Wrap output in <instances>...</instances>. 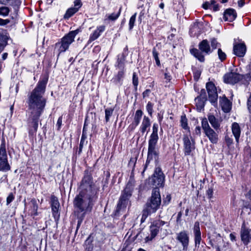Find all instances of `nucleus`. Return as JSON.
I'll return each mask as SVG.
<instances>
[{
    "mask_svg": "<svg viewBox=\"0 0 251 251\" xmlns=\"http://www.w3.org/2000/svg\"><path fill=\"white\" fill-rule=\"evenodd\" d=\"M48 78H44L31 92L28 98V106L30 115V126L34 131L38 128V120L46 105V100L43 97L46 89Z\"/></svg>",
    "mask_w": 251,
    "mask_h": 251,
    "instance_id": "f257e3e1",
    "label": "nucleus"
},
{
    "mask_svg": "<svg viewBox=\"0 0 251 251\" xmlns=\"http://www.w3.org/2000/svg\"><path fill=\"white\" fill-rule=\"evenodd\" d=\"M95 200L79 194L74 200L75 213L79 219L77 225L79 226L85 215L91 211Z\"/></svg>",
    "mask_w": 251,
    "mask_h": 251,
    "instance_id": "f03ea898",
    "label": "nucleus"
},
{
    "mask_svg": "<svg viewBox=\"0 0 251 251\" xmlns=\"http://www.w3.org/2000/svg\"><path fill=\"white\" fill-rule=\"evenodd\" d=\"M79 193L94 200L96 198L97 189L92 180V177L88 173L85 174L80 187Z\"/></svg>",
    "mask_w": 251,
    "mask_h": 251,
    "instance_id": "7ed1b4c3",
    "label": "nucleus"
},
{
    "mask_svg": "<svg viewBox=\"0 0 251 251\" xmlns=\"http://www.w3.org/2000/svg\"><path fill=\"white\" fill-rule=\"evenodd\" d=\"M78 29L70 31L63 37L60 42L56 43L54 50L58 53V54L66 51L74 41V38L78 34Z\"/></svg>",
    "mask_w": 251,
    "mask_h": 251,
    "instance_id": "20e7f679",
    "label": "nucleus"
},
{
    "mask_svg": "<svg viewBox=\"0 0 251 251\" xmlns=\"http://www.w3.org/2000/svg\"><path fill=\"white\" fill-rule=\"evenodd\" d=\"M158 125L154 124L152 127V133L151 135L150 139L149 141L148 155L147 161H150L151 159L153 158L154 156L155 158L157 155L155 150L156 144L158 139L157 134Z\"/></svg>",
    "mask_w": 251,
    "mask_h": 251,
    "instance_id": "39448f33",
    "label": "nucleus"
},
{
    "mask_svg": "<svg viewBox=\"0 0 251 251\" xmlns=\"http://www.w3.org/2000/svg\"><path fill=\"white\" fill-rule=\"evenodd\" d=\"M161 202V196L158 188H155L152 191L151 196L146 205L152 210V211H156L159 208Z\"/></svg>",
    "mask_w": 251,
    "mask_h": 251,
    "instance_id": "423d86ee",
    "label": "nucleus"
},
{
    "mask_svg": "<svg viewBox=\"0 0 251 251\" xmlns=\"http://www.w3.org/2000/svg\"><path fill=\"white\" fill-rule=\"evenodd\" d=\"M134 183L135 180L134 178L130 176L126 186L124 190V193L121 197L120 201L118 206L119 207H121L122 205H125L126 200L131 196Z\"/></svg>",
    "mask_w": 251,
    "mask_h": 251,
    "instance_id": "0eeeda50",
    "label": "nucleus"
},
{
    "mask_svg": "<svg viewBox=\"0 0 251 251\" xmlns=\"http://www.w3.org/2000/svg\"><path fill=\"white\" fill-rule=\"evenodd\" d=\"M10 169V166L7 160L5 144L3 142L0 147V171L6 172Z\"/></svg>",
    "mask_w": 251,
    "mask_h": 251,
    "instance_id": "6e6552de",
    "label": "nucleus"
},
{
    "mask_svg": "<svg viewBox=\"0 0 251 251\" xmlns=\"http://www.w3.org/2000/svg\"><path fill=\"white\" fill-rule=\"evenodd\" d=\"M201 125L205 135L211 142L212 143H216L218 140V134L210 127L207 120H202Z\"/></svg>",
    "mask_w": 251,
    "mask_h": 251,
    "instance_id": "1a4fd4ad",
    "label": "nucleus"
},
{
    "mask_svg": "<svg viewBox=\"0 0 251 251\" xmlns=\"http://www.w3.org/2000/svg\"><path fill=\"white\" fill-rule=\"evenodd\" d=\"M164 180V176L160 168H156L154 174L151 178V182L155 187H161L162 186Z\"/></svg>",
    "mask_w": 251,
    "mask_h": 251,
    "instance_id": "9d476101",
    "label": "nucleus"
},
{
    "mask_svg": "<svg viewBox=\"0 0 251 251\" xmlns=\"http://www.w3.org/2000/svg\"><path fill=\"white\" fill-rule=\"evenodd\" d=\"M242 78V77L240 74L232 72L226 74L224 76L225 82L232 84L238 82Z\"/></svg>",
    "mask_w": 251,
    "mask_h": 251,
    "instance_id": "9b49d317",
    "label": "nucleus"
},
{
    "mask_svg": "<svg viewBox=\"0 0 251 251\" xmlns=\"http://www.w3.org/2000/svg\"><path fill=\"white\" fill-rule=\"evenodd\" d=\"M184 144V153L186 155L191 154V152L195 149V141L190 139L187 135H185L183 138Z\"/></svg>",
    "mask_w": 251,
    "mask_h": 251,
    "instance_id": "f8f14e48",
    "label": "nucleus"
},
{
    "mask_svg": "<svg viewBox=\"0 0 251 251\" xmlns=\"http://www.w3.org/2000/svg\"><path fill=\"white\" fill-rule=\"evenodd\" d=\"M206 89L209 100L211 102H215L218 99V94L214 84L211 82L207 83L206 84Z\"/></svg>",
    "mask_w": 251,
    "mask_h": 251,
    "instance_id": "ddd939ff",
    "label": "nucleus"
},
{
    "mask_svg": "<svg viewBox=\"0 0 251 251\" xmlns=\"http://www.w3.org/2000/svg\"><path fill=\"white\" fill-rule=\"evenodd\" d=\"M176 239L182 244L183 250L187 248L189 244V237L185 231H181L177 234Z\"/></svg>",
    "mask_w": 251,
    "mask_h": 251,
    "instance_id": "4468645a",
    "label": "nucleus"
},
{
    "mask_svg": "<svg viewBox=\"0 0 251 251\" xmlns=\"http://www.w3.org/2000/svg\"><path fill=\"white\" fill-rule=\"evenodd\" d=\"M74 7H72L68 9L64 15L65 18L68 19L75 13L82 6V3L80 0H75L74 1Z\"/></svg>",
    "mask_w": 251,
    "mask_h": 251,
    "instance_id": "2eb2a0df",
    "label": "nucleus"
},
{
    "mask_svg": "<svg viewBox=\"0 0 251 251\" xmlns=\"http://www.w3.org/2000/svg\"><path fill=\"white\" fill-rule=\"evenodd\" d=\"M194 232L195 236V242L196 247H199L201 241V232L200 228V225L199 222L195 223L194 227Z\"/></svg>",
    "mask_w": 251,
    "mask_h": 251,
    "instance_id": "dca6fc26",
    "label": "nucleus"
},
{
    "mask_svg": "<svg viewBox=\"0 0 251 251\" xmlns=\"http://www.w3.org/2000/svg\"><path fill=\"white\" fill-rule=\"evenodd\" d=\"M233 51L235 55L239 57H242L244 56L246 53V46L243 43L237 44L234 45L233 48Z\"/></svg>",
    "mask_w": 251,
    "mask_h": 251,
    "instance_id": "f3484780",
    "label": "nucleus"
},
{
    "mask_svg": "<svg viewBox=\"0 0 251 251\" xmlns=\"http://www.w3.org/2000/svg\"><path fill=\"white\" fill-rule=\"evenodd\" d=\"M51 205L53 215L55 217L58 212V209L60 206L59 202L57 198L54 196L52 195L51 197Z\"/></svg>",
    "mask_w": 251,
    "mask_h": 251,
    "instance_id": "a211bd4d",
    "label": "nucleus"
},
{
    "mask_svg": "<svg viewBox=\"0 0 251 251\" xmlns=\"http://www.w3.org/2000/svg\"><path fill=\"white\" fill-rule=\"evenodd\" d=\"M236 17V13L232 9H227L224 13V19L226 21L232 22Z\"/></svg>",
    "mask_w": 251,
    "mask_h": 251,
    "instance_id": "6ab92c4d",
    "label": "nucleus"
},
{
    "mask_svg": "<svg viewBox=\"0 0 251 251\" xmlns=\"http://www.w3.org/2000/svg\"><path fill=\"white\" fill-rule=\"evenodd\" d=\"M199 47L200 50L206 54H209L212 51L207 40H203L200 43Z\"/></svg>",
    "mask_w": 251,
    "mask_h": 251,
    "instance_id": "aec40b11",
    "label": "nucleus"
},
{
    "mask_svg": "<svg viewBox=\"0 0 251 251\" xmlns=\"http://www.w3.org/2000/svg\"><path fill=\"white\" fill-rule=\"evenodd\" d=\"M232 132L236 139L237 143L239 142V139L241 133V128L239 124L236 122H234L232 125Z\"/></svg>",
    "mask_w": 251,
    "mask_h": 251,
    "instance_id": "412c9836",
    "label": "nucleus"
},
{
    "mask_svg": "<svg viewBox=\"0 0 251 251\" xmlns=\"http://www.w3.org/2000/svg\"><path fill=\"white\" fill-rule=\"evenodd\" d=\"M104 25H100L99 26L90 36L89 41H93L97 39L99 37L100 33L102 32L104 30Z\"/></svg>",
    "mask_w": 251,
    "mask_h": 251,
    "instance_id": "4be33fe9",
    "label": "nucleus"
},
{
    "mask_svg": "<svg viewBox=\"0 0 251 251\" xmlns=\"http://www.w3.org/2000/svg\"><path fill=\"white\" fill-rule=\"evenodd\" d=\"M150 231L151 235V236H148L146 237L147 241L151 240L157 235L159 231V228L157 227V225H155L153 224L151 226Z\"/></svg>",
    "mask_w": 251,
    "mask_h": 251,
    "instance_id": "5701e85b",
    "label": "nucleus"
},
{
    "mask_svg": "<svg viewBox=\"0 0 251 251\" xmlns=\"http://www.w3.org/2000/svg\"><path fill=\"white\" fill-rule=\"evenodd\" d=\"M241 239L245 244H247L250 239V235L248 229L242 228L241 230Z\"/></svg>",
    "mask_w": 251,
    "mask_h": 251,
    "instance_id": "b1692460",
    "label": "nucleus"
},
{
    "mask_svg": "<svg viewBox=\"0 0 251 251\" xmlns=\"http://www.w3.org/2000/svg\"><path fill=\"white\" fill-rule=\"evenodd\" d=\"M221 105L224 112H228L230 111L231 109L230 103L226 98H224L222 100Z\"/></svg>",
    "mask_w": 251,
    "mask_h": 251,
    "instance_id": "393cba45",
    "label": "nucleus"
},
{
    "mask_svg": "<svg viewBox=\"0 0 251 251\" xmlns=\"http://www.w3.org/2000/svg\"><path fill=\"white\" fill-rule=\"evenodd\" d=\"M155 212V211H152V210L146 205V207L142 211V216L141 220V223H143L149 215Z\"/></svg>",
    "mask_w": 251,
    "mask_h": 251,
    "instance_id": "a878e982",
    "label": "nucleus"
},
{
    "mask_svg": "<svg viewBox=\"0 0 251 251\" xmlns=\"http://www.w3.org/2000/svg\"><path fill=\"white\" fill-rule=\"evenodd\" d=\"M150 126V119L148 117L144 116L141 126V131L144 133L147 130V128Z\"/></svg>",
    "mask_w": 251,
    "mask_h": 251,
    "instance_id": "bb28decb",
    "label": "nucleus"
},
{
    "mask_svg": "<svg viewBox=\"0 0 251 251\" xmlns=\"http://www.w3.org/2000/svg\"><path fill=\"white\" fill-rule=\"evenodd\" d=\"M191 53L194 55V56L196 57L201 62H203L204 60V56L201 54L198 49H193L191 50Z\"/></svg>",
    "mask_w": 251,
    "mask_h": 251,
    "instance_id": "cd10ccee",
    "label": "nucleus"
},
{
    "mask_svg": "<svg viewBox=\"0 0 251 251\" xmlns=\"http://www.w3.org/2000/svg\"><path fill=\"white\" fill-rule=\"evenodd\" d=\"M142 114L143 113L141 110H138L136 111L134 116V122L133 123V125H134V126H133L132 128L136 126L139 124L140 121L141 119V117L142 116Z\"/></svg>",
    "mask_w": 251,
    "mask_h": 251,
    "instance_id": "c85d7f7f",
    "label": "nucleus"
},
{
    "mask_svg": "<svg viewBox=\"0 0 251 251\" xmlns=\"http://www.w3.org/2000/svg\"><path fill=\"white\" fill-rule=\"evenodd\" d=\"M208 120L212 126L217 130L220 126V124L213 115L208 116Z\"/></svg>",
    "mask_w": 251,
    "mask_h": 251,
    "instance_id": "c756f323",
    "label": "nucleus"
},
{
    "mask_svg": "<svg viewBox=\"0 0 251 251\" xmlns=\"http://www.w3.org/2000/svg\"><path fill=\"white\" fill-rule=\"evenodd\" d=\"M205 100H206L201 98L200 97H197L195 99L197 108L200 110H201L204 106V101Z\"/></svg>",
    "mask_w": 251,
    "mask_h": 251,
    "instance_id": "7c9ffc66",
    "label": "nucleus"
},
{
    "mask_svg": "<svg viewBox=\"0 0 251 251\" xmlns=\"http://www.w3.org/2000/svg\"><path fill=\"white\" fill-rule=\"evenodd\" d=\"M121 11V8H120L119 11L117 13H113L111 14H109L108 15H106L107 19H106L105 20L107 19L110 20V21L116 20L117 19H118V18L120 15Z\"/></svg>",
    "mask_w": 251,
    "mask_h": 251,
    "instance_id": "2f4dec72",
    "label": "nucleus"
},
{
    "mask_svg": "<svg viewBox=\"0 0 251 251\" xmlns=\"http://www.w3.org/2000/svg\"><path fill=\"white\" fill-rule=\"evenodd\" d=\"M6 36L0 34V52L3 50L7 43Z\"/></svg>",
    "mask_w": 251,
    "mask_h": 251,
    "instance_id": "473e14b6",
    "label": "nucleus"
},
{
    "mask_svg": "<svg viewBox=\"0 0 251 251\" xmlns=\"http://www.w3.org/2000/svg\"><path fill=\"white\" fill-rule=\"evenodd\" d=\"M30 205H31V209L32 210V212H33L34 215H37V210H38V204H37V201H36V200L35 199H32L30 201Z\"/></svg>",
    "mask_w": 251,
    "mask_h": 251,
    "instance_id": "72a5a7b5",
    "label": "nucleus"
},
{
    "mask_svg": "<svg viewBox=\"0 0 251 251\" xmlns=\"http://www.w3.org/2000/svg\"><path fill=\"white\" fill-rule=\"evenodd\" d=\"M214 3L215 1L214 0L211 1L210 3L208 2H206L203 4L202 7L205 9L213 8L215 11H217L218 10V7L217 6L214 5Z\"/></svg>",
    "mask_w": 251,
    "mask_h": 251,
    "instance_id": "f704fd0d",
    "label": "nucleus"
},
{
    "mask_svg": "<svg viewBox=\"0 0 251 251\" xmlns=\"http://www.w3.org/2000/svg\"><path fill=\"white\" fill-rule=\"evenodd\" d=\"M113 112V109H112V108H108V109H106L105 110V120H106V122H108L109 121V118L112 115Z\"/></svg>",
    "mask_w": 251,
    "mask_h": 251,
    "instance_id": "c9c22d12",
    "label": "nucleus"
},
{
    "mask_svg": "<svg viewBox=\"0 0 251 251\" xmlns=\"http://www.w3.org/2000/svg\"><path fill=\"white\" fill-rule=\"evenodd\" d=\"M181 123L182 127L184 129L188 128L187 126V120L185 116H182L181 117Z\"/></svg>",
    "mask_w": 251,
    "mask_h": 251,
    "instance_id": "e433bc0d",
    "label": "nucleus"
},
{
    "mask_svg": "<svg viewBox=\"0 0 251 251\" xmlns=\"http://www.w3.org/2000/svg\"><path fill=\"white\" fill-rule=\"evenodd\" d=\"M9 12V9L7 7H2L0 8V14L5 16H7Z\"/></svg>",
    "mask_w": 251,
    "mask_h": 251,
    "instance_id": "4c0bfd02",
    "label": "nucleus"
},
{
    "mask_svg": "<svg viewBox=\"0 0 251 251\" xmlns=\"http://www.w3.org/2000/svg\"><path fill=\"white\" fill-rule=\"evenodd\" d=\"M136 17V13H135L133 16H131V17L130 19L129 22V29H131L134 25V23L135 21V19Z\"/></svg>",
    "mask_w": 251,
    "mask_h": 251,
    "instance_id": "58836bf2",
    "label": "nucleus"
},
{
    "mask_svg": "<svg viewBox=\"0 0 251 251\" xmlns=\"http://www.w3.org/2000/svg\"><path fill=\"white\" fill-rule=\"evenodd\" d=\"M152 54L155 60L156 63L158 66H159L160 65V61L158 56V53L156 51V50L154 48L152 50Z\"/></svg>",
    "mask_w": 251,
    "mask_h": 251,
    "instance_id": "ea45409f",
    "label": "nucleus"
},
{
    "mask_svg": "<svg viewBox=\"0 0 251 251\" xmlns=\"http://www.w3.org/2000/svg\"><path fill=\"white\" fill-rule=\"evenodd\" d=\"M218 54L219 58L221 61H223L226 58V54L225 52H223L221 49H218Z\"/></svg>",
    "mask_w": 251,
    "mask_h": 251,
    "instance_id": "a19ab883",
    "label": "nucleus"
},
{
    "mask_svg": "<svg viewBox=\"0 0 251 251\" xmlns=\"http://www.w3.org/2000/svg\"><path fill=\"white\" fill-rule=\"evenodd\" d=\"M132 82L133 84L135 87V88L137 89V87L138 84V79L135 73H134L133 74Z\"/></svg>",
    "mask_w": 251,
    "mask_h": 251,
    "instance_id": "79ce46f5",
    "label": "nucleus"
},
{
    "mask_svg": "<svg viewBox=\"0 0 251 251\" xmlns=\"http://www.w3.org/2000/svg\"><path fill=\"white\" fill-rule=\"evenodd\" d=\"M153 104L151 102H149L147 105V110L149 114L151 116L153 110H152Z\"/></svg>",
    "mask_w": 251,
    "mask_h": 251,
    "instance_id": "37998d69",
    "label": "nucleus"
},
{
    "mask_svg": "<svg viewBox=\"0 0 251 251\" xmlns=\"http://www.w3.org/2000/svg\"><path fill=\"white\" fill-rule=\"evenodd\" d=\"M218 45V43L217 42V40L213 38V39H211V46L212 49H216Z\"/></svg>",
    "mask_w": 251,
    "mask_h": 251,
    "instance_id": "c03bdc74",
    "label": "nucleus"
},
{
    "mask_svg": "<svg viewBox=\"0 0 251 251\" xmlns=\"http://www.w3.org/2000/svg\"><path fill=\"white\" fill-rule=\"evenodd\" d=\"M14 199V196L12 193H10L6 200L7 205L9 204Z\"/></svg>",
    "mask_w": 251,
    "mask_h": 251,
    "instance_id": "a18cd8bd",
    "label": "nucleus"
},
{
    "mask_svg": "<svg viewBox=\"0 0 251 251\" xmlns=\"http://www.w3.org/2000/svg\"><path fill=\"white\" fill-rule=\"evenodd\" d=\"M123 76H124V72L123 71L119 72L116 76V79H117L118 81H120V80L123 77Z\"/></svg>",
    "mask_w": 251,
    "mask_h": 251,
    "instance_id": "49530a36",
    "label": "nucleus"
},
{
    "mask_svg": "<svg viewBox=\"0 0 251 251\" xmlns=\"http://www.w3.org/2000/svg\"><path fill=\"white\" fill-rule=\"evenodd\" d=\"M10 22V21L8 19L3 20L0 18V25H7Z\"/></svg>",
    "mask_w": 251,
    "mask_h": 251,
    "instance_id": "de8ad7c7",
    "label": "nucleus"
},
{
    "mask_svg": "<svg viewBox=\"0 0 251 251\" xmlns=\"http://www.w3.org/2000/svg\"><path fill=\"white\" fill-rule=\"evenodd\" d=\"M206 195L209 199H211L213 195V190L211 188H209L206 191Z\"/></svg>",
    "mask_w": 251,
    "mask_h": 251,
    "instance_id": "09e8293b",
    "label": "nucleus"
},
{
    "mask_svg": "<svg viewBox=\"0 0 251 251\" xmlns=\"http://www.w3.org/2000/svg\"><path fill=\"white\" fill-rule=\"evenodd\" d=\"M226 141L227 145L229 146L232 144L233 140L231 138L226 136Z\"/></svg>",
    "mask_w": 251,
    "mask_h": 251,
    "instance_id": "8fccbe9b",
    "label": "nucleus"
},
{
    "mask_svg": "<svg viewBox=\"0 0 251 251\" xmlns=\"http://www.w3.org/2000/svg\"><path fill=\"white\" fill-rule=\"evenodd\" d=\"M155 225H157V227L159 228V227L160 226H162L165 224V222L162 221H156L155 224H154Z\"/></svg>",
    "mask_w": 251,
    "mask_h": 251,
    "instance_id": "3c124183",
    "label": "nucleus"
},
{
    "mask_svg": "<svg viewBox=\"0 0 251 251\" xmlns=\"http://www.w3.org/2000/svg\"><path fill=\"white\" fill-rule=\"evenodd\" d=\"M182 212L180 211L178 213L177 219H176V222L177 224H180L181 222V217L182 216Z\"/></svg>",
    "mask_w": 251,
    "mask_h": 251,
    "instance_id": "603ef678",
    "label": "nucleus"
},
{
    "mask_svg": "<svg viewBox=\"0 0 251 251\" xmlns=\"http://www.w3.org/2000/svg\"><path fill=\"white\" fill-rule=\"evenodd\" d=\"M201 98H202L204 100H206V97H205V92L204 90H202L201 91L200 97Z\"/></svg>",
    "mask_w": 251,
    "mask_h": 251,
    "instance_id": "864d4df0",
    "label": "nucleus"
},
{
    "mask_svg": "<svg viewBox=\"0 0 251 251\" xmlns=\"http://www.w3.org/2000/svg\"><path fill=\"white\" fill-rule=\"evenodd\" d=\"M62 122V118L61 117H59L57 122V126H58V129L60 127Z\"/></svg>",
    "mask_w": 251,
    "mask_h": 251,
    "instance_id": "5fc2aeb1",
    "label": "nucleus"
},
{
    "mask_svg": "<svg viewBox=\"0 0 251 251\" xmlns=\"http://www.w3.org/2000/svg\"><path fill=\"white\" fill-rule=\"evenodd\" d=\"M150 92H151V91L149 89H147L146 91H145L143 93V98L148 97L149 96V94L150 93Z\"/></svg>",
    "mask_w": 251,
    "mask_h": 251,
    "instance_id": "6e6d98bb",
    "label": "nucleus"
},
{
    "mask_svg": "<svg viewBox=\"0 0 251 251\" xmlns=\"http://www.w3.org/2000/svg\"><path fill=\"white\" fill-rule=\"evenodd\" d=\"M195 133L197 135H200L201 133V127L199 126H198L195 128Z\"/></svg>",
    "mask_w": 251,
    "mask_h": 251,
    "instance_id": "4d7b16f0",
    "label": "nucleus"
},
{
    "mask_svg": "<svg viewBox=\"0 0 251 251\" xmlns=\"http://www.w3.org/2000/svg\"><path fill=\"white\" fill-rule=\"evenodd\" d=\"M165 75V78L166 79L167 81H170V80L171 79V76L170 75H169L168 73H165L164 74Z\"/></svg>",
    "mask_w": 251,
    "mask_h": 251,
    "instance_id": "13d9d810",
    "label": "nucleus"
},
{
    "mask_svg": "<svg viewBox=\"0 0 251 251\" xmlns=\"http://www.w3.org/2000/svg\"><path fill=\"white\" fill-rule=\"evenodd\" d=\"M83 143H84V142H83V139H81V141H80V145H79V151H78L79 153H80V152L81 151L82 148V147L83 145Z\"/></svg>",
    "mask_w": 251,
    "mask_h": 251,
    "instance_id": "bf43d9fd",
    "label": "nucleus"
},
{
    "mask_svg": "<svg viewBox=\"0 0 251 251\" xmlns=\"http://www.w3.org/2000/svg\"><path fill=\"white\" fill-rule=\"evenodd\" d=\"M11 0H0V3L3 4H6L10 2Z\"/></svg>",
    "mask_w": 251,
    "mask_h": 251,
    "instance_id": "052dcab7",
    "label": "nucleus"
},
{
    "mask_svg": "<svg viewBox=\"0 0 251 251\" xmlns=\"http://www.w3.org/2000/svg\"><path fill=\"white\" fill-rule=\"evenodd\" d=\"M244 4V2L243 0H240L238 1V5L240 7H242Z\"/></svg>",
    "mask_w": 251,
    "mask_h": 251,
    "instance_id": "680f3d73",
    "label": "nucleus"
},
{
    "mask_svg": "<svg viewBox=\"0 0 251 251\" xmlns=\"http://www.w3.org/2000/svg\"><path fill=\"white\" fill-rule=\"evenodd\" d=\"M247 196L251 200V190L248 192Z\"/></svg>",
    "mask_w": 251,
    "mask_h": 251,
    "instance_id": "e2e57ef3",
    "label": "nucleus"
},
{
    "mask_svg": "<svg viewBox=\"0 0 251 251\" xmlns=\"http://www.w3.org/2000/svg\"><path fill=\"white\" fill-rule=\"evenodd\" d=\"M7 57V53H3V54L2 55V58L3 60L5 59Z\"/></svg>",
    "mask_w": 251,
    "mask_h": 251,
    "instance_id": "0e129e2a",
    "label": "nucleus"
},
{
    "mask_svg": "<svg viewBox=\"0 0 251 251\" xmlns=\"http://www.w3.org/2000/svg\"><path fill=\"white\" fill-rule=\"evenodd\" d=\"M166 199L168 200V202H169L171 200V196L170 195H167Z\"/></svg>",
    "mask_w": 251,
    "mask_h": 251,
    "instance_id": "69168bd1",
    "label": "nucleus"
},
{
    "mask_svg": "<svg viewBox=\"0 0 251 251\" xmlns=\"http://www.w3.org/2000/svg\"><path fill=\"white\" fill-rule=\"evenodd\" d=\"M21 4V1L19 0H17L16 1V5L18 6L19 5H20Z\"/></svg>",
    "mask_w": 251,
    "mask_h": 251,
    "instance_id": "338daca9",
    "label": "nucleus"
},
{
    "mask_svg": "<svg viewBox=\"0 0 251 251\" xmlns=\"http://www.w3.org/2000/svg\"><path fill=\"white\" fill-rule=\"evenodd\" d=\"M249 69H250V73H249V74H250V76L251 77V64L249 65Z\"/></svg>",
    "mask_w": 251,
    "mask_h": 251,
    "instance_id": "774afa93",
    "label": "nucleus"
}]
</instances>
